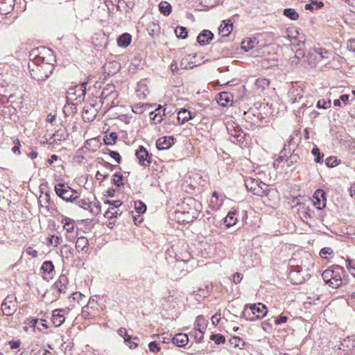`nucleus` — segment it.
Masks as SVG:
<instances>
[{"instance_id":"obj_13","label":"nucleus","mask_w":355,"mask_h":355,"mask_svg":"<svg viewBox=\"0 0 355 355\" xmlns=\"http://www.w3.org/2000/svg\"><path fill=\"white\" fill-rule=\"evenodd\" d=\"M173 136H164L159 137L156 142V146L158 150H164L169 149L173 144Z\"/></svg>"},{"instance_id":"obj_2","label":"nucleus","mask_w":355,"mask_h":355,"mask_svg":"<svg viewBox=\"0 0 355 355\" xmlns=\"http://www.w3.org/2000/svg\"><path fill=\"white\" fill-rule=\"evenodd\" d=\"M345 270L338 265H332L323 271L322 277L326 284L333 288H339L343 284Z\"/></svg>"},{"instance_id":"obj_36","label":"nucleus","mask_w":355,"mask_h":355,"mask_svg":"<svg viewBox=\"0 0 355 355\" xmlns=\"http://www.w3.org/2000/svg\"><path fill=\"white\" fill-rule=\"evenodd\" d=\"M175 33L176 36L178 38H181V39L187 38V33H188L187 28H185L184 26H178L175 29Z\"/></svg>"},{"instance_id":"obj_48","label":"nucleus","mask_w":355,"mask_h":355,"mask_svg":"<svg viewBox=\"0 0 355 355\" xmlns=\"http://www.w3.org/2000/svg\"><path fill=\"white\" fill-rule=\"evenodd\" d=\"M118 214H119L116 209H112V208H110L105 212L104 216L107 218L111 219L117 217Z\"/></svg>"},{"instance_id":"obj_62","label":"nucleus","mask_w":355,"mask_h":355,"mask_svg":"<svg viewBox=\"0 0 355 355\" xmlns=\"http://www.w3.org/2000/svg\"><path fill=\"white\" fill-rule=\"evenodd\" d=\"M288 318L285 315H281L278 318H275V322L276 324H281L287 322Z\"/></svg>"},{"instance_id":"obj_12","label":"nucleus","mask_w":355,"mask_h":355,"mask_svg":"<svg viewBox=\"0 0 355 355\" xmlns=\"http://www.w3.org/2000/svg\"><path fill=\"white\" fill-rule=\"evenodd\" d=\"M96 114L97 111L93 105L89 104L83 107V119L84 121H93L95 119Z\"/></svg>"},{"instance_id":"obj_1","label":"nucleus","mask_w":355,"mask_h":355,"mask_svg":"<svg viewBox=\"0 0 355 355\" xmlns=\"http://www.w3.org/2000/svg\"><path fill=\"white\" fill-rule=\"evenodd\" d=\"M31 77L38 82L45 81L54 70V65L45 62L41 57L35 58L32 64L28 65Z\"/></svg>"},{"instance_id":"obj_56","label":"nucleus","mask_w":355,"mask_h":355,"mask_svg":"<svg viewBox=\"0 0 355 355\" xmlns=\"http://www.w3.org/2000/svg\"><path fill=\"white\" fill-rule=\"evenodd\" d=\"M144 106L145 105L144 103H138L137 105H135L132 107V111L135 113L141 114L144 111Z\"/></svg>"},{"instance_id":"obj_21","label":"nucleus","mask_w":355,"mask_h":355,"mask_svg":"<svg viewBox=\"0 0 355 355\" xmlns=\"http://www.w3.org/2000/svg\"><path fill=\"white\" fill-rule=\"evenodd\" d=\"M15 0H0V14L6 15L13 8Z\"/></svg>"},{"instance_id":"obj_43","label":"nucleus","mask_w":355,"mask_h":355,"mask_svg":"<svg viewBox=\"0 0 355 355\" xmlns=\"http://www.w3.org/2000/svg\"><path fill=\"white\" fill-rule=\"evenodd\" d=\"M210 340H214L217 345H220L225 342V336L219 334L211 335Z\"/></svg>"},{"instance_id":"obj_25","label":"nucleus","mask_w":355,"mask_h":355,"mask_svg":"<svg viewBox=\"0 0 355 355\" xmlns=\"http://www.w3.org/2000/svg\"><path fill=\"white\" fill-rule=\"evenodd\" d=\"M218 103L223 107H225L231 101L230 96L227 92H222L218 94L216 98Z\"/></svg>"},{"instance_id":"obj_34","label":"nucleus","mask_w":355,"mask_h":355,"mask_svg":"<svg viewBox=\"0 0 355 355\" xmlns=\"http://www.w3.org/2000/svg\"><path fill=\"white\" fill-rule=\"evenodd\" d=\"M300 160V156L298 153H295V150L291 153V155L286 158V162H287L288 166H291V165L297 163Z\"/></svg>"},{"instance_id":"obj_8","label":"nucleus","mask_w":355,"mask_h":355,"mask_svg":"<svg viewBox=\"0 0 355 355\" xmlns=\"http://www.w3.org/2000/svg\"><path fill=\"white\" fill-rule=\"evenodd\" d=\"M118 96L117 92L116 91L115 85L114 84H107L103 89L100 98L103 103L105 100H109V98H112L111 106H115L117 105L118 102H115Z\"/></svg>"},{"instance_id":"obj_10","label":"nucleus","mask_w":355,"mask_h":355,"mask_svg":"<svg viewBox=\"0 0 355 355\" xmlns=\"http://www.w3.org/2000/svg\"><path fill=\"white\" fill-rule=\"evenodd\" d=\"M327 197L324 190L318 189L313 194V205L319 210L326 207Z\"/></svg>"},{"instance_id":"obj_64","label":"nucleus","mask_w":355,"mask_h":355,"mask_svg":"<svg viewBox=\"0 0 355 355\" xmlns=\"http://www.w3.org/2000/svg\"><path fill=\"white\" fill-rule=\"evenodd\" d=\"M348 50L355 52V39H350L347 43Z\"/></svg>"},{"instance_id":"obj_47","label":"nucleus","mask_w":355,"mask_h":355,"mask_svg":"<svg viewBox=\"0 0 355 355\" xmlns=\"http://www.w3.org/2000/svg\"><path fill=\"white\" fill-rule=\"evenodd\" d=\"M106 150L109 152V155L112 159H114L118 164L121 163V157L117 151L110 150L109 149Z\"/></svg>"},{"instance_id":"obj_46","label":"nucleus","mask_w":355,"mask_h":355,"mask_svg":"<svg viewBox=\"0 0 355 355\" xmlns=\"http://www.w3.org/2000/svg\"><path fill=\"white\" fill-rule=\"evenodd\" d=\"M325 164L328 167H334L338 165L337 159L336 157H329L325 159Z\"/></svg>"},{"instance_id":"obj_18","label":"nucleus","mask_w":355,"mask_h":355,"mask_svg":"<svg viewBox=\"0 0 355 355\" xmlns=\"http://www.w3.org/2000/svg\"><path fill=\"white\" fill-rule=\"evenodd\" d=\"M67 284V277L64 275H61L58 279L55 282L54 287L58 290L59 293H65Z\"/></svg>"},{"instance_id":"obj_42","label":"nucleus","mask_w":355,"mask_h":355,"mask_svg":"<svg viewBox=\"0 0 355 355\" xmlns=\"http://www.w3.org/2000/svg\"><path fill=\"white\" fill-rule=\"evenodd\" d=\"M135 209L139 214H144L146 211V205L141 200L135 202Z\"/></svg>"},{"instance_id":"obj_50","label":"nucleus","mask_w":355,"mask_h":355,"mask_svg":"<svg viewBox=\"0 0 355 355\" xmlns=\"http://www.w3.org/2000/svg\"><path fill=\"white\" fill-rule=\"evenodd\" d=\"M331 105V101H326L324 99H320L317 103V107L318 108H323V109H327Z\"/></svg>"},{"instance_id":"obj_35","label":"nucleus","mask_w":355,"mask_h":355,"mask_svg":"<svg viewBox=\"0 0 355 355\" xmlns=\"http://www.w3.org/2000/svg\"><path fill=\"white\" fill-rule=\"evenodd\" d=\"M254 42L255 41L252 40L251 38H247L243 40L241 43V49L247 52L249 50L254 48Z\"/></svg>"},{"instance_id":"obj_55","label":"nucleus","mask_w":355,"mask_h":355,"mask_svg":"<svg viewBox=\"0 0 355 355\" xmlns=\"http://www.w3.org/2000/svg\"><path fill=\"white\" fill-rule=\"evenodd\" d=\"M98 163L102 164L105 168L110 169V171H114L117 167V166L113 165L105 161L103 158L101 159V161H99Z\"/></svg>"},{"instance_id":"obj_63","label":"nucleus","mask_w":355,"mask_h":355,"mask_svg":"<svg viewBox=\"0 0 355 355\" xmlns=\"http://www.w3.org/2000/svg\"><path fill=\"white\" fill-rule=\"evenodd\" d=\"M152 26H153V28L150 29L151 26H149V27L148 28V31L149 34L153 36L155 33H158L159 26L157 24H155L153 23Z\"/></svg>"},{"instance_id":"obj_3","label":"nucleus","mask_w":355,"mask_h":355,"mask_svg":"<svg viewBox=\"0 0 355 355\" xmlns=\"http://www.w3.org/2000/svg\"><path fill=\"white\" fill-rule=\"evenodd\" d=\"M267 312V307L261 303L247 304L242 312L241 317L246 320L254 321L264 317Z\"/></svg>"},{"instance_id":"obj_32","label":"nucleus","mask_w":355,"mask_h":355,"mask_svg":"<svg viewBox=\"0 0 355 355\" xmlns=\"http://www.w3.org/2000/svg\"><path fill=\"white\" fill-rule=\"evenodd\" d=\"M62 223H64V228L67 230L68 232H72L74 230V220H71L69 218L65 217L62 220Z\"/></svg>"},{"instance_id":"obj_27","label":"nucleus","mask_w":355,"mask_h":355,"mask_svg":"<svg viewBox=\"0 0 355 355\" xmlns=\"http://www.w3.org/2000/svg\"><path fill=\"white\" fill-rule=\"evenodd\" d=\"M259 182H261V180H255L253 178H248L245 180V185L246 189L252 193L259 184Z\"/></svg>"},{"instance_id":"obj_41","label":"nucleus","mask_w":355,"mask_h":355,"mask_svg":"<svg viewBox=\"0 0 355 355\" xmlns=\"http://www.w3.org/2000/svg\"><path fill=\"white\" fill-rule=\"evenodd\" d=\"M47 241L49 244L51 245H53L54 247L58 246L59 244H60L61 241H62L61 237H59L55 235H50L47 238Z\"/></svg>"},{"instance_id":"obj_30","label":"nucleus","mask_w":355,"mask_h":355,"mask_svg":"<svg viewBox=\"0 0 355 355\" xmlns=\"http://www.w3.org/2000/svg\"><path fill=\"white\" fill-rule=\"evenodd\" d=\"M283 14L286 17L289 18L291 20H297L299 18V14L296 12V10L293 8H285L284 10Z\"/></svg>"},{"instance_id":"obj_16","label":"nucleus","mask_w":355,"mask_h":355,"mask_svg":"<svg viewBox=\"0 0 355 355\" xmlns=\"http://www.w3.org/2000/svg\"><path fill=\"white\" fill-rule=\"evenodd\" d=\"M196 54L188 55L182 59L180 62V67L184 69H193L194 67L199 65L196 61H191V58H196Z\"/></svg>"},{"instance_id":"obj_53","label":"nucleus","mask_w":355,"mask_h":355,"mask_svg":"<svg viewBox=\"0 0 355 355\" xmlns=\"http://www.w3.org/2000/svg\"><path fill=\"white\" fill-rule=\"evenodd\" d=\"M105 203L109 205H112V209H116L122 205V202L120 200H106Z\"/></svg>"},{"instance_id":"obj_6","label":"nucleus","mask_w":355,"mask_h":355,"mask_svg":"<svg viewBox=\"0 0 355 355\" xmlns=\"http://www.w3.org/2000/svg\"><path fill=\"white\" fill-rule=\"evenodd\" d=\"M17 297L12 295H8L1 304V309L3 314L7 316L12 315L17 311V305L15 301Z\"/></svg>"},{"instance_id":"obj_29","label":"nucleus","mask_w":355,"mask_h":355,"mask_svg":"<svg viewBox=\"0 0 355 355\" xmlns=\"http://www.w3.org/2000/svg\"><path fill=\"white\" fill-rule=\"evenodd\" d=\"M229 343L234 348L243 349V347L245 346V342L239 336L232 337L230 339Z\"/></svg>"},{"instance_id":"obj_19","label":"nucleus","mask_w":355,"mask_h":355,"mask_svg":"<svg viewBox=\"0 0 355 355\" xmlns=\"http://www.w3.org/2000/svg\"><path fill=\"white\" fill-rule=\"evenodd\" d=\"M233 29V24L230 20L223 21V24L219 26V33L223 37H227L231 33Z\"/></svg>"},{"instance_id":"obj_39","label":"nucleus","mask_w":355,"mask_h":355,"mask_svg":"<svg viewBox=\"0 0 355 355\" xmlns=\"http://www.w3.org/2000/svg\"><path fill=\"white\" fill-rule=\"evenodd\" d=\"M88 245V240L84 237H80L78 239L76 243V249H80L83 250L85 248H87Z\"/></svg>"},{"instance_id":"obj_58","label":"nucleus","mask_w":355,"mask_h":355,"mask_svg":"<svg viewBox=\"0 0 355 355\" xmlns=\"http://www.w3.org/2000/svg\"><path fill=\"white\" fill-rule=\"evenodd\" d=\"M346 267L349 270V272L352 273V272L355 271V261L352 260L350 259H347L346 260Z\"/></svg>"},{"instance_id":"obj_61","label":"nucleus","mask_w":355,"mask_h":355,"mask_svg":"<svg viewBox=\"0 0 355 355\" xmlns=\"http://www.w3.org/2000/svg\"><path fill=\"white\" fill-rule=\"evenodd\" d=\"M286 146H285L284 148V149L282 150H281V152H280V155L277 158V160L280 163H282L283 162H286V158H288L286 156Z\"/></svg>"},{"instance_id":"obj_57","label":"nucleus","mask_w":355,"mask_h":355,"mask_svg":"<svg viewBox=\"0 0 355 355\" xmlns=\"http://www.w3.org/2000/svg\"><path fill=\"white\" fill-rule=\"evenodd\" d=\"M61 254L63 257H65L67 259L69 258V254H71V248L69 245H64L61 250Z\"/></svg>"},{"instance_id":"obj_44","label":"nucleus","mask_w":355,"mask_h":355,"mask_svg":"<svg viewBox=\"0 0 355 355\" xmlns=\"http://www.w3.org/2000/svg\"><path fill=\"white\" fill-rule=\"evenodd\" d=\"M86 86H87V83L86 82H83V83H81L80 85H77L76 87V92L77 91V89H78V91L80 92V94L78 95L77 98H81L82 97L84 98L85 94H86Z\"/></svg>"},{"instance_id":"obj_23","label":"nucleus","mask_w":355,"mask_h":355,"mask_svg":"<svg viewBox=\"0 0 355 355\" xmlns=\"http://www.w3.org/2000/svg\"><path fill=\"white\" fill-rule=\"evenodd\" d=\"M132 41V36L130 33H125L117 38V44L120 47H128Z\"/></svg>"},{"instance_id":"obj_14","label":"nucleus","mask_w":355,"mask_h":355,"mask_svg":"<svg viewBox=\"0 0 355 355\" xmlns=\"http://www.w3.org/2000/svg\"><path fill=\"white\" fill-rule=\"evenodd\" d=\"M214 34L209 30H203L198 36L197 41L201 46H205L212 40Z\"/></svg>"},{"instance_id":"obj_22","label":"nucleus","mask_w":355,"mask_h":355,"mask_svg":"<svg viewBox=\"0 0 355 355\" xmlns=\"http://www.w3.org/2000/svg\"><path fill=\"white\" fill-rule=\"evenodd\" d=\"M258 187L255 189V190L252 192L254 195L257 196L263 197L268 195V192L270 191L269 186L262 181L259 182Z\"/></svg>"},{"instance_id":"obj_60","label":"nucleus","mask_w":355,"mask_h":355,"mask_svg":"<svg viewBox=\"0 0 355 355\" xmlns=\"http://www.w3.org/2000/svg\"><path fill=\"white\" fill-rule=\"evenodd\" d=\"M261 327L266 332H270L272 329V326L269 321H263Z\"/></svg>"},{"instance_id":"obj_9","label":"nucleus","mask_w":355,"mask_h":355,"mask_svg":"<svg viewBox=\"0 0 355 355\" xmlns=\"http://www.w3.org/2000/svg\"><path fill=\"white\" fill-rule=\"evenodd\" d=\"M302 268L299 266H291L288 277L292 284H300L304 282V279L300 274Z\"/></svg>"},{"instance_id":"obj_28","label":"nucleus","mask_w":355,"mask_h":355,"mask_svg":"<svg viewBox=\"0 0 355 355\" xmlns=\"http://www.w3.org/2000/svg\"><path fill=\"white\" fill-rule=\"evenodd\" d=\"M172 7L171 4L166 1H162L159 4V10L162 14L168 16L171 12Z\"/></svg>"},{"instance_id":"obj_49","label":"nucleus","mask_w":355,"mask_h":355,"mask_svg":"<svg viewBox=\"0 0 355 355\" xmlns=\"http://www.w3.org/2000/svg\"><path fill=\"white\" fill-rule=\"evenodd\" d=\"M37 322H38V319L37 318H26L24 320V324H28L30 327L33 328L34 329H35L36 324H37Z\"/></svg>"},{"instance_id":"obj_31","label":"nucleus","mask_w":355,"mask_h":355,"mask_svg":"<svg viewBox=\"0 0 355 355\" xmlns=\"http://www.w3.org/2000/svg\"><path fill=\"white\" fill-rule=\"evenodd\" d=\"M311 153L315 157L314 161L316 163H322L323 162L324 153L320 152L318 147L314 146L311 150Z\"/></svg>"},{"instance_id":"obj_51","label":"nucleus","mask_w":355,"mask_h":355,"mask_svg":"<svg viewBox=\"0 0 355 355\" xmlns=\"http://www.w3.org/2000/svg\"><path fill=\"white\" fill-rule=\"evenodd\" d=\"M333 250L331 248L325 247L321 249L320 255L323 259H327V255H330L333 253Z\"/></svg>"},{"instance_id":"obj_33","label":"nucleus","mask_w":355,"mask_h":355,"mask_svg":"<svg viewBox=\"0 0 355 355\" xmlns=\"http://www.w3.org/2000/svg\"><path fill=\"white\" fill-rule=\"evenodd\" d=\"M117 134L116 132H110L109 135L105 136L103 140L106 145H112L116 143L117 140Z\"/></svg>"},{"instance_id":"obj_40","label":"nucleus","mask_w":355,"mask_h":355,"mask_svg":"<svg viewBox=\"0 0 355 355\" xmlns=\"http://www.w3.org/2000/svg\"><path fill=\"white\" fill-rule=\"evenodd\" d=\"M41 269L44 272L51 273L54 270V266L51 261H45L43 262Z\"/></svg>"},{"instance_id":"obj_15","label":"nucleus","mask_w":355,"mask_h":355,"mask_svg":"<svg viewBox=\"0 0 355 355\" xmlns=\"http://www.w3.org/2000/svg\"><path fill=\"white\" fill-rule=\"evenodd\" d=\"M63 311V309H57L52 311V321L56 327L61 326L65 320L64 315L60 313Z\"/></svg>"},{"instance_id":"obj_17","label":"nucleus","mask_w":355,"mask_h":355,"mask_svg":"<svg viewBox=\"0 0 355 355\" xmlns=\"http://www.w3.org/2000/svg\"><path fill=\"white\" fill-rule=\"evenodd\" d=\"M173 344L180 347H184L189 342L188 336L186 334H177L172 338Z\"/></svg>"},{"instance_id":"obj_11","label":"nucleus","mask_w":355,"mask_h":355,"mask_svg":"<svg viewBox=\"0 0 355 355\" xmlns=\"http://www.w3.org/2000/svg\"><path fill=\"white\" fill-rule=\"evenodd\" d=\"M327 51H325L324 52L322 51V49L320 50H315L313 49L312 51H310L306 57L307 58V60L311 64H315L317 62H319L321 60L322 58L325 57L324 54H327Z\"/></svg>"},{"instance_id":"obj_7","label":"nucleus","mask_w":355,"mask_h":355,"mask_svg":"<svg viewBox=\"0 0 355 355\" xmlns=\"http://www.w3.org/2000/svg\"><path fill=\"white\" fill-rule=\"evenodd\" d=\"M135 156L141 166H149L152 162V154L149 153L144 146H139L135 152Z\"/></svg>"},{"instance_id":"obj_45","label":"nucleus","mask_w":355,"mask_h":355,"mask_svg":"<svg viewBox=\"0 0 355 355\" xmlns=\"http://www.w3.org/2000/svg\"><path fill=\"white\" fill-rule=\"evenodd\" d=\"M124 342L131 349H135L138 346V343L132 341V337L130 335H127L124 338Z\"/></svg>"},{"instance_id":"obj_24","label":"nucleus","mask_w":355,"mask_h":355,"mask_svg":"<svg viewBox=\"0 0 355 355\" xmlns=\"http://www.w3.org/2000/svg\"><path fill=\"white\" fill-rule=\"evenodd\" d=\"M236 213H237V211L236 210H234V211H230L227 214V215L225 218V221H224L225 223L226 224L227 227H232L237 223L238 219L235 216Z\"/></svg>"},{"instance_id":"obj_37","label":"nucleus","mask_w":355,"mask_h":355,"mask_svg":"<svg viewBox=\"0 0 355 355\" xmlns=\"http://www.w3.org/2000/svg\"><path fill=\"white\" fill-rule=\"evenodd\" d=\"M112 184L119 187L123 186L124 183L123 182L122 174H121L120 173H115L113 175Z\"/></svg>"},{"instance_id":"obj_5","label":"nucleus","mask_w":355,"mask_h":355,"mask_svg":"<svg viewBox=\"0 0 355 355\" xmlns=\"http://www.w3.org/2000/svg\"><path fill=\"white\" fill-rule=\"evenodd\" d=\"M227 130L230 135V140L239 145H241L244 143L246 134L243 131L241 127L234 123H229L227 125Z\"/></svg>"},{"instance_id":"obj_59","label":"nucleus","mask_w":355,"mask_h":355,"mask_svg":"<svg viewBox=\"0 0 355 355\" xmlns=\"http://www.w3.org/2000/svg\"><path fill=\"white\" fill-rule=\"evenodd\" d=\"M14 144H15V146L12 147V151L15 154L17 153L18 155H19L20 154V147H21V144H20L19 140L18 139H16L14 141Z\"/></svg>"},{"instance_id":"obj_20","label":"nucleus","mask_w":355,"mask_h":355,"mask_svg":"<svg viewBox=\"0 0 355 355\" xmlns=\"http://www.w3.org/2000/svg\"><path fill=\"white\" fill-rule=\"evenodd\" d=\"M178 121L180 123L184 124L192 119L191 113L185 108H182L178 112Z\"/></svg>"},{"instance_id":"obj_4","label":"nucleus","mask_w":355,"mask_h":355,"mask_svg":"<svg viewBox=\"0 0 355 355\" xmlns=\"http://www.w3.org/2000/svg\"><path fill=\"white\" fill-rule=\"evenodd\" d=\"M56 194L66 202H74L78 198L77 191L64 183H59L55 186Z\"/></svg>"},{"instance_id":"obj_38","label":"nucleus","mask_w":355,"mask_h":355,"mask_svg":"<svg viewBox=\"0 0 355 355\" xmlns=\"http://www.w3.org/2000/svg\"><path fill=\"white\" fill-rule=\"evenodd\" d=\"M196 324L198 327V331L201 334H204L205 328L203 326L205 324V320L202 315H198L196 318Z\"/></svg>"},{"instance_id":"obj_52","label":"nucleus","mask_w":355,"mask_h":355,"mask_svg":"<svg viewBox=\"0 0 355 355\" xmlns=\"http://www.w3.org/2000/svg\"><path fill=\"white\" fill-rule=\"evenodd\" d=\"M76 205L85 210H88L91 207L90 203L88 202L86 200H78L76 202Z\"/></svg>"},{"instance_id":"obj_26","label":"nucleus","mask_w":355,"mask_h":355,"mask_svg":"<svg viewBox=\"0 0 355 355\" xmlns=\"http://www.w3.org/2000/svg\"><path fill=\"white\" fill-rule=\"evenodd\" d=\"M166 108L164 107L162 109V107L159 105V107L156 110V111H158V113H155L154 112H151L150 113V116L152 120L157 121V123H160L162 120V116L161 115V111L163 112V115L166 116Z\"/></svg>"},{"instance_id":"obj_54","label":"nucleus","mask_w":355,"mask_h":355,"mask_svg":"<svg viewBox=\"0 0 355 355\" xmlns=\"http://www.w3.org/2000/svg\"><path fill=\"white\" fill-rule=\"evenodd\" d=\"M148 347L150 352L157 353L160 351L161 348L158 346L155 341H152L148 344Z\"/></svg>"}]
</instances>
